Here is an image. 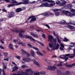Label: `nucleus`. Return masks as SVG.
I'll return each mask as SVG.
<instances>
[{"mask_svg": "<svg viewBox=\"0 0 75 75\" xmlns=\"http://www.w3.org/2000/svg\"><path fill=\"white\" fill-rule=\"evenodd\" d=\"M52 39H53V38L52 36H48V41H51V43H52V44H51L50 43H49V47L50 48H52L54 50H58L59 48V45L58 44H57L56 46H55L54 45V44H53V42H52Z\"/></svg>", "mask_w": 75, "mask_h": 75, "instance_id": "1", "label": "nucleus"}, {"mask_svg": "<svg viewBox=\"0 0 75 75\" xmlns=\"http://www.w3.org/2000/svg\"><path fill=\"white\" fill-rule=\"evenodd\" d=\"M25 72H22L20 73H18L17 74L16 73L13 74V75H29L28 74V72H30V75H31L33 74L34 71L32 70L31 69H28L25 70Z\"/></svg>", "mask_w": 75, "mask_h": 75, "instance_id": "2", "label": "nucleus"}, {"mask_svg": "<svg viewBox=\"0 0 75 75\" xmlns=\"http://www.w3.org/2000/svg\"><path fill=\"white\" fill-rule=\"evenodd\" d=\"M11 3L8 5V7H13L15 6H17V5H20L22 3L21 2H19L17 3V2L14 1V0H11ZM16 3H17L16 4Z\"/></svg>", "mask_w": 75, "mask_h": 75, "instance_id": "3", "label": "nucleus"}, {"mask_svg": "<svg viewBox=\"0 0 75 75\" xmlns=\"http://www.w3.org/2000/svg\"><path fill=\"white\" fill-rule=\"evenodd\" d=\"M53 11V12H54L55 13V15L56 16H59V12H58L57 11H61V9H54L52 10Z\"/></svg>", "mask_w": 75, "mask_h": 75, "instance_id": "4", "label": "nucleus"}, {"mask_svg": "<svg viewBox=\"0 0 75 75\" xmlns=\"http://www.w3.org/2000/svg\"><path fill=\"white\" fill-rule=\"evenodd\" d=\"M49 3H52L50 4H48L47 7H52V6H55V2L52 0H50V1L49 2Z\"/></svg>", "mask_w": 75, "mask_h": 75, "instance_id": "5", "label": "nucleus"}, {"mask_svg": "<svg viewBox=\"0 0 75 75\" xmlns=\"http://www.w3.org/2000/svg\"><path fill=\"white\" fill-rule=\"evenodd\" d=\"M66 15L67 16H69L70 17H73V16H75V13H71L68 11H67L66 13Z\"/></svg>", "mask_w": 75, "mask_h": 75, "instance_id": "6", "label": "nucleus"}, {"mask_svg": "<svg viewBox=\"0 0 75 75\" xmlns=\"http://www.w3.org/2000/svg\"><path fill=\"white\" fill-rule=\"evenodd\" d=\"M30 18H32V19L30 21V23H32V22L36 21V18H35V16H30L28 19V20H30Z\"/></svg>", "mask_w": 75, "mask_h": 75, "instance_id": "7", "label": "nucleus"}, {"mask_svg": "<svg viewBox=\"0 0 75 75\" xmlns=\"http://www.w3.org/2000/svg\"><path fill=\"white\" fill-rule=\"evenodd\" d=\"M65 57H68L70 58H72L75 57V55L74 54H65Z\"/></svg>", "mask_w": 75, "mask_h": 75, "instance_id": "8", "label": "nucleus"}, {"mask_svg": "<svg viewBox=\"0 0 75 75\" xmlns=\"http://www.w3.org/2000/svg\"><path fill=\"white\" fill-rule=\"evenodd\" d=\"M42 15H43L44 16H48L49 15V16H54V14L53 13H47V12H45L44 13H42Z\"/></svg>", "mask_w": 75, "mask_h": 75, "instance_id": "9", "label": "nucleus"}, {"mask_svg": "<svg viewBox=\"0 0 75 75\" xmlns=\"http://www.w3.org/2000/svg\"><path fill=\"white\" fill-rule=\"evenodd\" d=\"M47 69L50 70H54V69H57V67L54 66H49L47 68Z\"/></svg>", "mask_w": 75, "mask_h": 75, "instance_id": "10", "label": "nucleus"}, {"mask_svg": "<svg viewBox=\"0 0 75 75\" xmlns=\"http://www.w3.org/2000/svg\"><path fill=\"white\" fill-rule=\"evenodd\" d=\"M22 59L23 61L26 62H30V61H31V59L29 58H23Z\"/></svg>", "mask_w": 75, "mask_h": 75, "instance_id": "11", "label": "nucleus"}, {"mask_svg": "<svg viewBox=\"0 0 75 75\" xmlns=\"http://www.w3.org/2000/svg\"><path fill=\"white\" fill-rule=\"evenodd\" d=\"M57 72L59 75H65V73L59 70H57Z\"/></svg>", "mask_w": 75, "mask_h": 75, "instance_id": "12", "label": "nucleus"}, {"mask_svg": "<svg viewBox=\"0 0 75 75\" xmlns=\"http://www.w3.org/2000/svg\"><path fill=\"white\" fill-rule=\"evenodd\" d=\"M48 4L47 3H44V4L40 5L39 7H48Z\"/></svg>", "mask_w": 75, "mask_h": 75, "instance_id": "13", "label": "nucleus"}, {"mask_svg": "<svg viewBox=\"0 0 75 75\" xmlns=\"http://www.w3.org/2000/svg\"><path fill=\"white\" fill-rule=\"evenodd\" d=\"M66 56H64L63 55H61L60 56V58H62V59H63V58H65V61H67L68 59V57H66Z\"/></svg>", "mask_w": 75, "mask_h": 75, "instance_id": "14", "label": "nucleus"}, {"mask_svg": "<svg viewBox=\"0 0 75 75\" xmlns=\"http://www.w3.org/2000/svg\"><path fill=\"white\" fill-rule=\"evenodd\" d=\"M33 63L35 64V65H37V66H39V63L38 62H37V61H36V60H35V59H33Z\"/></svg>", "mask_w": 75, "mask_h": 75, "instance_id": "15", "label": "nucleus"}, {"mask_svg": "<svg viewBox=\"0 0 75 75\" xmlns=\"http://www.w3.org/2000/svg\"><path fill=\"white\" fill-rule=\"evenodd\" d=\"M30 53L31 54V55L34 58H35L34 56L35 55V54L34 53V52L33 50H31L30 51Z\"/></svg>", "mask_w": 75, "mask_h": 75, "instance_id": "16", "label": "nucleus"}, {"mask_svg": "<svg viewBox=\"0 0 75 75\" xmlns=\"http://www.w3.org/2000/svg\"><path fill=\"white\" fill-rule=\"evenodd\" d=\"M14 12H11L9 14L8 17L9 18H11L12 17H13L14 15Z\"/></svg>", "mask_w": 75, "mask_h": 75, "instance_id": "17", "label": "nucleus"}, {"mask_svg": "<svg viewBox=\"0 0 75 75\" xmlns=\"http://www.w3.org/2000/svg\"><path fill=\"white\" fill-rule=\"evenodd\" d=\"M30 1L28 0H25V1L23 2V4H28L29 3Z\"/></svg>", "mask_w": 75, "mask_h": 75, "instance_id": "18", "label": "nucleus"}, {"mask_svg": "<svg viewBox=\"0 0 75 75\" xmlns=\"http://www.w3.org/2000/svg\"><path fill=\"white\" fill-rule=\"evenodd\" d=\"M30 34L31 35H32V36H33V37H35L36 38H37V37H38V35H37V34L35 33H34L32 32H31Z\"/></svg>", "mask_w": 75, "mask_h": 75, "instance_id": "19", "label": "nucleus"}, {"mask_svg": "<svg viewBox=\"0 0 75 75\" xmlns=\"http://www.w3.org/2000/svg\"><path fill=\"white\" fill-rule=\"evenodd\" d=\"M60 45L61 47H60V50H61V51L64 50V49L63 48H64V45L62 44H61Z\"/></svg>", "mask_w": 75, "mask_h": 75, "instance_id": "20", "label": "nucleus"}, {"mask_svg": "<svg viewBox=\"0 0 75 75\" xmlns=\"http://www.w3.org/2000/svg\"><path fill=\"white\" fill-rule=\"evenodd\" d=\"M23 38H29V39H30L31 38V36H29L28 35H25Z\"/></svg>", "mask_w": 75, "mask_h": 75, "instance_id": "21", "label": "nucleus"}, {"mask_svg": "<svg viewBox=\"0 0 75 75\" xmlns=\"http://www.w3.org/2000/svg\"><path fill=\"white\" fill-rule=\"evenodd\" d=\"M72 6H74L72 5L71 4H69L67 5V8H68L71 9V8L72 7Z\"/></svg>", "mask_w": 75, "mask_h": 75, "instance_id": "22", "label": "nucleus"}, {"mask_svg": "<svg viewBox=\"0 0 75 75\" xmlns=\"http://www.w3.org/2000/svg\"><path fill=\"white\" fill-rule=\"evenodd\" d=\"M18 67H17L15 66L13 68V70H12L13 72H14V71H17V69H18Z\"/></svg>", "mask_w": 75, "mask_h": 75, "instance_id": "23", "label": "nucleus"}, {"mask_svg": "<svg viewBox=\"0 0 75 75\" xmlns=\"http://www.w3.org/2000/svg\"><path fill=\"white\" fill-rule=\"evenodd\" d=\"M67 3V2L64 1L63 2H62L60 5L59 6H64L65 4Z\"/></svg>", "mask_w": 75, "mask_h": 75, "instance_id": "24", "label": "nucleus"}, {"mask_svg": "<svg viewBox=\"0 0 75 75\" xmlns=\"http://www.w3.org/2000/svg\"><path fill=\"white\" fill-rule=\"evenodd\" d=\"M67 3V2L64 1L63 2H62L60 5L59 6H64L65 4Z\"/></svg>", "mask_w": 75, "mask_h": 75, "instance_id": "25", "label": "nucleus"}, {"mask_svg": "<svg viewBox=\"0 0 75 75\" xmlns=\"http://www.w3.org/2000/svg\"><path fill=\"white\" fill-rule=\"evenodd\" d=\"M9 48L10 49H11V50H12L13 51L14 50L13 48V45L12 44H9Z\"/></svg>", "mask_w": 75, "mask_h": 75, "instance_id": "26", "label": "nucleus"}, {"mask_svg": "<svg viewBox=\"0 0 75 75\" xmlns=\"http://www.w3.org/2000/svg\"><path fill=\"white\" fill-rule=\"evenodd\" d=\"M21 11V8H19L16 9V11L17 13L20 12Z\"/></svg>", "mask_w": 75, "mask_h": 75, "instance_id": "27", "label": "nucleus"}, {"mask_svg": "<svg viewBox=\"0 0 75 75\" xmlns=\"http://www.w3.org/2000/svg\"><path fill=\"white\" fill-rule=\"evenodd\" d=\"M36 53H37V54L38 55H42V56L43 55L39 51L36 52Z\"/></svg>", "mask_w": 75, "mask_h": 75, "instance_id": "28", "label": "nucleus"}, {"mask_svg": "<svg viewBox=\"0 0 75 75\" xmlns=\"http://www.w3.org/2000/svg\"><path fill=\"white\" fill-rule=\"evenodd\" d=\"M3 67L5 69H7V66L6 65V64L4 62L3 63Z\"/></svg>", "mask_w": 75, "mask_h": 75, "instance_id": "29", "label": "nucleus"}, {"mask_svg": "<svg viewBox=\"0 0 75 75\" xmlns=\"http://www.w3.org/2000/svg\"><path fill=\"white\" fill-rule=\"evenodd\" d=\"M19 36L20 37H22V38H24V36H23V34H22V33H19Z\"/></svg>", "mask_w": 75, "mask_h": 75, "instance_id": "30", "label": "nucleus"}, {"mask_svg": "<svg viewBox=\"0 0 75 75\" xmlns=\"http://www.w3.org/2000/svg\"><path fill=\"white\" fill-rule=\"evenodd\" d=\"M53 43H54L55 45H57V42H56V39L53 40Z\"/></svg>", "mask_w": 75, "mask_h": 75, "instance_id": "31", "label": "nucleus"}, {"mask_svg": "<svg viewBox=\"0 0 75 75\" xmlns=\"http://www.w3.org/2000/svg\"><path fill=\"white\" fill-rule=\"evenodd\" d=\"M57 39L58 42L59 43V44H60V43H61V41H60V40H59V39L57 35Z\"/></svg>", "mask_w": 75, "mask_h": 75, "instance_id": "32", "label": "nucleus"}, {"mask_svg": "<svg viewBox=\"0 0 75 75\" xmlns=\"http://www.w3.org/2000/svg\"><path fill=\"white\" fill-rule=\"evenodd\" d=\"M69 29H70V30H72L74 29V27L71 25H70L69 27Z\"/></svg>", "mask_w": 75, "mask_h": 75, "instance_id": "33", "label": "nucleus"}, {"mask_svg": "<svg viewBox=\"0 0 75 75\" xmlns=\"http://www.w3.org/2000/svg\"><path fill=\"white\" fill-rule=\"evenodd\" d=\"M21 67L22 68H27V66L25 65H23L21 66Z\"/></svg>", "mask_w": 75, "mask_h": 75, "instance_id": "34", "label": "nucleus"}, {"mask_svg": "<svg viewBox=\"0 0 75 75\" xmlns=\"http://www.w3.org/2000/svg\"><path fill=\"white\" fill-rule=\"evenodd\" d=\"M21 52H22V53H24V54H25L26 53V52H25L24 50L23 49H22L21 50Z\"/></svg>", "mask_w": 75, "mask_h": 75, "instance_id": "35", "label": "nucleus"}, {"mask_svg": "<svg viewBox=\"0 0 75 75\" xmlns=\"http://www.w3.org/2000/svg\"><path fill=\"white\" fill-rule=\"evenodd\" d=\"M69 75V71H66V75Z\"/></svg>", "mask_w": 75, "mask_h": 75, "instance_id": "36", "label": "nucleus"}, {"mask_svg": "<svg viewBox=\"0 0 75 75\" xmlns=\"http://www.w3.org/2000/svg\"><path fill=\"white\" fill-rule=\"evenodd\" d=\"M63 41H64V42H67L68 41V39H67V38H64V39L63 40Z\"/></svg>", "mask_w": 75, "mask_h": 75, "instance_id": "37", "label": "nucleus"}, {"mask_svg": "<svg viewBox=\"0 0 75 75\" xmlns=\"http://www.w3.org/2000/svg\"><path fill=\"white\" fill-rule=\"evenodd\" d=\"M33 49L35 50H37V51H39V49H38L37 47H33Z\"/></svg>", "mask_w": 75, "mask_h": 75, "instance_id": "38", "label": "nucleus"}, {"mask_svg": "<svg viewBox=\"0 0 75 75\" xmlns=\"http://www.w3.org/2000/svg\"><path fill=\"white\" fill-rule=\"evenodd\" d=\"M25 54V55H26V56H27V57H30V54L27 53V52H26Z\"/></svg>", "mask_w": 75, "mask_h": 75, "instance_id": "39", "label": "nucleus"}, {"mask_svg": "<svg viewBox=\"0 0 75 75\" xmlns=\"http://www.w3.org/2000/svg\"><path fill=\"white\" fill-rule=\"evenodd\" d=\"M18 44H21L22 46H25V45L23 44V43H21V42H18Z\"/></svg>", "mask_w": 75, "mask_h": 75, "instance_id": "40", "label": "nucleus"}, {"mask_svg": "<svg viewBox=\"0 0 75 75\" xmlns=\"http://www.w3.org/2000/svg\"><path fill=\"white\" fill-rule=\"evenodd\" d=\"M71 44H72V45H70V47H73L74 46V44L73 43H71Z\"/></svg>", "mask_w": 75, "mask_h": 75, "instance_id": "41", "label": "nucleus"}, {"mask_svg": "<svg viewBox=\"0 0 75 75\" xmlns=\"http://www.w3.org/2000/svg\"><path fill=\"white\" fill-rule=\"evenodd\" d=\"M71 11L73 12V13H75V9H71Z\"/></svg>", "mask_w": 75, "mask_h": 75, "instance_id": "42", "label": "nucleus"}, {"mask_svg": "<svg viewBox=\"0 0 75 75\" xmlns=\"http://www.w3.org/2000/svg\"><path fill=\"white\" fill-rule=\"evenodd\" d=\"M70 24H72V25H75V23H74L72 21H70Z\"/></svg>", "mask_w": 75, "mask_h": 75, "instance_id": "43", "label": "nucleus"}, {"mask_svg": "<svg viewBox=\"0 0 75 75\" xmlns=\"http://www.w3.org/2000/svg\"><path fill=\"white\" fill-rule=\"evenodd\" d=\"M34 75H40V73L39 72H37L34 74Z\"/></svg>", "mask_w": 75, "mask_h": 75, "instance_id": "44", "label": "nucleus"}, {"mask_svg": "<svg viewBox=\"0 0 75 75\" xmlns=\"http://www.w3.org/2000/svg\"><path fill=\"white\" fill-rule=\"evenodd\" d=\"M28 46L29 47H30V48H33V47L30 44H28Z\"/></svg>", "mask_w": 75, "mask_h": 75, "instance_id": "45", "label": "nucleus"}, {"mask_svg": "<svg viewBox=\"0 0 75 75\" xmlns=\"http://www.w3.org/2000/svg\"><path fill=\"white\" fill-rule=\"evenodd\" d=\"M38 42L39 43V44H40L42 46H44V44H43V43H41L40 42Z\"/></svg>", "mask_w": 75, "mask_h": 75, "instance_id": "46", "label": "nucleus"}, {"mask_svg": "<svg viewBox=\"0 0 75 75\" xmlns=\"http://www.w3.org/2000/svg\"><path fill=\"white\" fill-rule=\"evenodd\" d=\"M4 54L5 57H7V53H4Z\"/></svg>", "mask_w": 75, "mask_h": 75, "instance_id": "47", "label": "nucleus"}, {"mask_svg": "<svg viewBox=\"0 0 75 75\" xmlns=\"http://www.w3.org/2000/svg\"><path fill=\"white\" fill-rule=\"evenodd\" d=\"M30 39L32 40H33V41H34V42H35V40L31 36V38Z\"/></svg>", "mask_w": 75, "mask_h": 75, "instance_id": "48", "label": "nucleus"}, {"mask_svg": "<svg viewBox=\"0 0 75 75\" xmlns=\"http://www.w3.org/2000/svg\"><path fill=\"white\" fill-rule=\"evenodd\" d=\"M61 4L60 2L59 1H58L56 3V4Z\"/></svg>", "mask_w": 75, "mask_h": 75, "instance_id": "49", "label": "nucleus"}, {"mask_svg": "<svg viewBox=\"0 0 75 75\" xmlns=\"http://www.w3.org/2000/svg\"><path fill=\"white\" fill-rule=\"evenodd\" d=\"M16 58H17V59H20V58H21V57L20 56H17L16 57Z\"/></svg>", "mask_w": 75, "mask_h": 75, "instance_id": "50", "label": "nucleus"}, {"mask_svg": "<svg viewBox=\"0 0 75 75\" xmlns=\"http://www.w3.org/2000/svg\"><path fill=\"white\" fill-rule=\"evenodd\" d=\"M67 11H62V13H63V14H66V13H67Z\"/></svg>", "mask_w": 75, "mask_h": 75, "instance_id": "51", "label": "nucleus"}, {"mask_svg": "<svg viewBox=\"0 0 75 75\" xmlns=\"http://www.w3.org/2000/svg\"><path fill=\"white\" fill-rule=\"evenodd\" d=\"M62 65L61 64H59L57 65V67H59V66L60 67H62Z\"/></svg>", "mask_w": 75, "mask_h": 75, "instance_id": "52", "label": "nucleus"}, {"mask_svg": "<svg viewBox=\"0 0 75 75\" xmlns=\"http://www.w3.org/2000/svg\"><path fill=\"white\" fill-rule=\"evenodd\" d=\"M40 74H45V71L41 72Z\"/></svg>", "mask_w": 75, "mask_h": 75, "instance_id": "53", "label": "nucleus"}, {"mask_svg": "<svg viewBox=\"0 0 75 75\" xmlns=\"http://www.w3.org/2000/svg\"><path fill=\"white\" fill-rule=\"evenodd\" d=\"M0 48H1V49H4V47L1 45H0Z\"/></svg>", "mask_w": 75, "mask_h": 75, "instance_id": "54", "label": "nucleus"}, {"mask_svg": "<svg viewBox=\"0 0 75 75\" xmlns=\"http://www.w3.org/2000/svg\"><path fill=\"white\" fill-rule=\"evenodd\" d=\"M43 1H47V2H49L50 0H42Z\"/></svg>", "mask_w": 75, "mask_h": 75, "instance_id": "55", "label": "nucleus"}, {"mask_svg": "<svg viewBox=\"0 0 75 75\" xmlns=\"http://www.w3.org/2000/svg\"><path fill=\"white\" fill-rule=\"evenodd\" d=\"M57 56H55V55H54L52 56V58H57Z\"/></svg>", "mask_w": 75, "mask_h": 75, "instance_id": "56", "label": "nucleus"}, {"mask_svg": "<svg viewBox=\"0 0 75 75\" xmlns=\"http://www.w3.org/2000/svg\"><path fill=\"white\" fill-rule=\"evenodd\" d=\"M66 66L67 67H72V65H66Z\"/></svg>", "mask_w": 75, "mask_h": 75, "instance_id": "57", "label": "nucleus"}, {"mask_svg": "<svg viewBox=\"0 0 75 75\" xmlns=\"http://www.w3.org/2000/svg\"><path fill=\"white\" fill-rule=\"evenodd\" d=\"M45 25V26H46V27H47V28H50V26H49V25Z\"/></svg>", "mask_w": 75, "mask_h": 75, "instance_id": "58", "label": "nucleus"}, {"mask_svg": "<svg viewBox=\"0 0 75 75\" xmlns=\"http://www.w3.org/2000/svg\"><path fill=\"white\" fill-rule=\"evenodd\" d=\"M53 34L54 35V36H56V35H57V34L55 33V32L54 31L53 32Z\"/></svg>", "mask_w": 75, "mask_h": 75, "instance_id": "59", "label": "nucleus"}, {"mask_svg": "<svg viewBox=\"0 0 75 75\" xmlns=\"http://www.w3.org/2000/svg\"><path fill=\"white\" fill-rule=\"evenodd\" d=\"M42 37H44L45 38V35L44 34H42Z\"/></svg>", "mask_w": 75, "mask_h": 75, "instance_id": "60", "label": "nucleus"}, {"mask_svg": "<svg viewBox=\"0 0 75 75\" xmlns=\"http://www.w3.org/2000/svg\"><path fill=\"white\" fill-rule=\"evenodd\" d=\"M4 60L5 61H8V59H4Z\"/></svg>", "mask_w": 75, "mask_h": 75, "instance_id": "61", "label": "nucleus"}, {"mask_svg": "<svg viewBox=\"0 0 75 75\" xmlns=\"http://www.w3.org/2000/svg\"><path fill=\"white\" fill-rule=\"evenodd\" d=\"M2 11H4V12H7V11H6V9H3Z\"/></svg>", "mask_w": 75, "mask_h": 75, "instance_id": "62", "label": "nucleus"}, {"mask_svg": "<svg viewBox=\"0 0 75 75\" xmlns=\"http://www.w3.org/2000/svg\"><path fill=\"white\" fill-rule=\"evenodd\" d=\"M73 66H75V63H74L71 65V67H73Z\"/></svg>", "mask_w": 75, "mask_h": 75, "instance_id": "63", "label": "nucleus"}, {"mask_svg": "<svg viewBox=\"0 0 75 75\" xmlns=\"http://www.w3.org/2000/svg\"><path fill=\"white\" fill-rule=\"evenodd\" d=\"M74 54H75V48L73 50Z\"/></svg>", "mask_w": 75, "mask_h": 75, "instance_id": "64", "label": "nucleus"}]
</instances>
